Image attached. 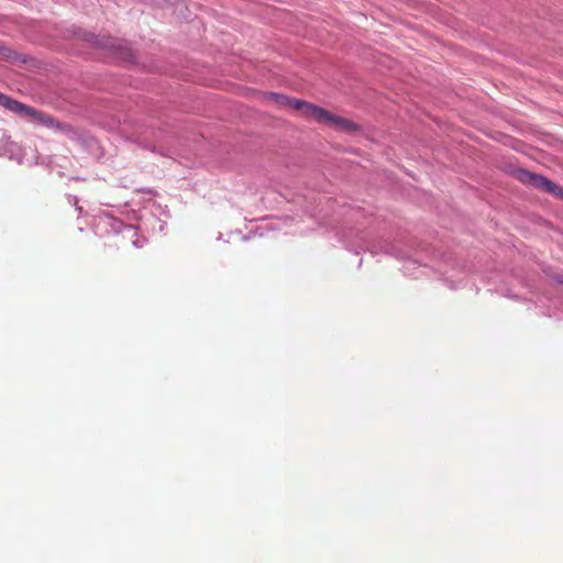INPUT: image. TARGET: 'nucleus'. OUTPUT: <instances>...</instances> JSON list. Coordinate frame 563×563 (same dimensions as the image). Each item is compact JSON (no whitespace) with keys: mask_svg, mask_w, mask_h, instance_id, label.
Returning a JSON list of instances; mask_svg holds the SVG:
<instances>
[{"mask_svg":"<svg viewBox=\"0 0 563 563\" xmlns=\"http://www.w3.org/2000/svg\"><path fill=\"white\" fill-rule=\"evenodd\" d=\"M308 110L310 111L308 120H313L318 123L328 125L336 131L345 133H355L361 131V126L352 120L336 115L319 106L312 104V107H309Z\"/></svg>","mask_w":563,"mask_h":563,"instance_id":"nucleus-1","label":"nucleus"},{"mask_svg":"<svg viewBox=\"0 0 563 563\" xmlns=\"http://www.w3.org/2000/svg\"><path fill=\"white\" fill-rule=\"evenodd\" d=\"M514 175L516 179L522 184L530 185L534 188H539L545 192H550L563 198V188L543 177L542 175L533 174L521 168L515 170Z\"/></svg>","mask_w":563,"mask_h":563,"instance_id":"nucleus-2","label":"nucleus"},{"mask_svg":"<svg viewBox=\"0 0 563 563\" xmlns=\"http://www.w3.org/2000/svg\"><path fill=\"white\" fill-rule=\"evenodd\" d=\"M263 101L267 103L276 104L278 108L290 107L300 111L301 115L306 119L309 117V107H312V103L306 102L300 99L289 98L287 96L277 93V92H263L261 93Z\"/></svg>","mask_w":563,"mask_h":563,"instance_id":"nucleus-3","label":"nucleus"},{"mask_svg":"<svg viewBox=\"0 0 563 563\" xmlns=\"http://www.w3.org/2000/svg\"><path fill=\"white\" fill-rule=\"evenodd\" d=\"M15 113L22 114L30 118L34 122H37L47 128L57 126L55 119L43 111H38L30 106L20 102Z\"/></svg>","mask_w":563,"mask_h":563,"instance_id":"nucleus-4","label":"nucleus"},{"mask_svg":"<svg viewBox=\"0 0 563 563\" xmlns=\"http://www.w3.org/2000/svg\"><path fill=\"white\" fill-rule=\"evenodd\" d=\"M0 104L12 112H16L20 101L0 92Z\"/></svg>","mask_w":563,"mask_h":563,"instance_id":"nucleus-5","label":"nucleus"},{"mask_svg":"<svg viewBox=\"0 0 563 563\" xmlns=\"http://www.w3.org/2000/svg\"><path fill=\"white\" fill-rule=\"evenodd\" d=\"M115 48H117L118 57H120L124 60H130L133 58V53H132L131 48L121 46V45H118Z\"/></svg>","mask_w":563,"mask_h":563,"instance_id":"nucleus-6","label":"nucleus"}]
</instances>
